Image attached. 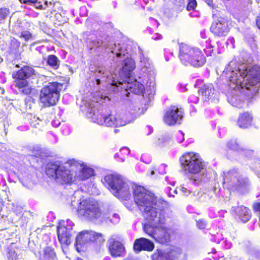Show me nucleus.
Segmentation results:
<instances>
[{
  "label": "nucleus",
  "mask_w": 260,
  "mask_h": 260,
  "mask_svg": "<svg viewBox=\"0 0 260 260\" xmlns=\"http://www.w3.org/2000/svg\"><path fill=\"white\" fill-rule=\"evenodd\" d=\"M223 74L230 82L231 89L228 95L229 103L234 107H244L243 98L250 99L258 92L260 87V68L245 63L239 64L237 59L230 62Z\"/></svg>",
  "instance_id": "obj_1"
},
{
  "label": "nucleus",
  "mask_w": 260,
  "mask_h": 260,
  "mask_svg": "<svg viewBox=\"0 0 260 260\" xmlns=\"http://www.w3.org/2000/svg\"><path fill=\"white\" fill-rule=\"evenodd\" d=\"M125 47L124 44H114V47L110 48L112 49L111 52L116 55L114 57V60L117 66L113 73H110V74L105 73L103 69L97 70L95 80L97 85L101 83L107 82V85L110 86L111 84L118 82L120 83L123 80L130 78L136 65L134 59L128 57L129 52Z\"/></svg>",
  "instance_id": "obj_2"
},
{
  "label": "nucleus",
  "mask_w": 260,
  "mask_h": 260,
  "mask_svg": "<svg viewBox=\"0 0 260 260\" xmlns=\"http://www.w3.org/2000/svg\"><path fill=\"white\" fill-rule=\"evenodd\" d=\"M182 170L192 183L199 185L205 182L207 171L205 163L199 153L186 152L179 159Z\"/></svg>",
  "instance_id": "obj_3"
},
{
  "label": "nucleus",
  "mask_w": 260,
  "mask_h": 260,
  "mask_svg": "<svg viewBox=\"0 0 260 260\" xmlns=\"http://www.w3.org/2000/svg\"><path fill=\"white\" fill-rule=\"evenodd\" d=\"M72 197L71 205L73 208L77 207L78 216L82 219L96 222L102 220L103 213L98 201L92 198H82L76 200Z\"/></svg>",
  "instance_id": "obj_4"
},
{
  "label": "nucleus",
  "mask_w": 260,
  "mask_h": 260,
  "mask_svg": "<svg viewBox=\"0 0 260 260\" xmlns=\"http://www.w3.org/2000/svg\"><path fill=\"white\" fill-rule=\"evenodd\" d=\"M92 103L89 104L88 116L93 122L108 127H120L125 126L134 120L133 115L125 113L102 114L100 111L92 107Z\"/></svg>",
  "instance_id": "obj_5"
},
{
  "label": "nucleus",
  "mask_w": 260,
  "mask_h": 260,
  "mask_svg": "<svg viewBox=\"0 0 260 260\" xmlns=\"http://www.w3.org/2000/svg\"><path fill=\"white\" fill-rule=\"evenodd\" d=\"M167 203L161 201L159 206H154L150 210L143 213V216L147 222L143 225V230L145 233L152 234L154 230L159 227H163V225H169L171 222L170 217L167 215V209L165 207Z\"/></svg>",
  "instance_id": "obj_6"
},
{
  "label": "nucleus",
  "mask_w": 260,
  "mask_h": 260,
  "mask_svg": "<svg viewBox=\"0 0 260 260\" xmlns=\"http://www.w3.org/2000/svg\"><path fill=\"white\" fill-rule=\"evenodd\" d=\"M73 160L65 163L55 161L48 164L46 168L47 175L57 183L67 184L76 181Z\"/></svg>",
  "instance_id": "obj_7"
},
{
  "label": "nucleus",
  "mask_w": 260,
  "mask_h": 260,
  "mask_svg": "<svg viewBox=\"0 0 260 260\" xmlns=\"http://www.w3.org/2000/svg\"><path fill=\"white\" fill-rule=\"evenodd\" d=\"M102 182L117 198L126 200L131 197L129 185L127 180L118 174L105 176Z\"/></svg>",
  "instance_id": "obj_8"
},
{
  "label": "nucleus",
  "mask_w": 260,
  "mask_h": 260,
  "mask_svg": "<svg viewBox=\"0 0 260 260\" xmlns=\"http://www.w3.org/2000/svg\"><path fill=\"white\" fill-rule=\"evenodd\" d=\"M179 58L182 64L191 66L194 67L203 66L206 59L202 50L185 43H181L179 46Z\"/></svg>",
  "instance_id": "obj_9"
},
{
  "label": "nucleus",
  "mask_w": 260,
  "mask_h": 260,
  "mask_svg": "<svg viewBox=\"0 0 260 260\" xmlns=\"http://www.w3.org/2000/svg\"><path fill=\"white\" fill-rule=\"evenodd\" d=\"M223 186L231 192H236L240 194L247 193L250 189L248 180L240 175L235 169L226 173L224 172Z\"/></svg>",
  "instance_id": "obj_10"
},
{
  "label": "nucleus",
  "mask_w": 260,
  "mask_h": 260,
  "mask_svg": "<svg viewBox=\"0 0 260 260\" xmlns=\"http://www.w3.org/2000/svg\"><path fill=\"white\" fill-rule=\"evenodd\" d=\"M133 196L136 204L143 214L154 206H159L161 204V201L157 200L152 193L142 186H134Z\"/></svg>",
  "instance_id": "obj_11"
},
{
  "label": "nucleus",
  "mask_w": 260,
  "mask_h": 260,
  "mask_svg": "<svg viewBox=\"0 0 260 260\" xmlns=\"http://www.w3.org/2000/svg\"><path fill=\"white\" fill-rule=\"evenodd\" d=\"M33 75H36L34 69L29 66H25L13 73L12 77L14 79L15 87H17L20 92L28 95L32 88L28 84L27 79L31 77Z\"/></svg>",
  "instance_id": "obj_12"
},
{
  "label": "nucleus",
  "mask_w": 260,
  "mask_h": 260,
  "mask_svg": "<svg viewBox=\"0 0 260 260\" xmlns=\"http://www.w3.org/2000/svg\"><path fill=\"white\" fill-rule=\"evenodd\" d=\"M104 241L103 235L93 231L84 230L79 232L76 236L75 246L80 252L92 243L100 245Z\"/></svg>",
  "instance_id": "obj_13"
},
{
  "label": "nucleus",
  "mask_w": 260,
  "mask_h": 260,
  "mask_svg": "<svg viewBox=\"0 0 260 260\" xmlns=\"http://www.w3.org/2000/svg\"><path fill=\"white\" fill-rule=\"evenodd\" d=\"M62 85L57 82H49L42 88L40 100L46 106L55 105L59 100Z\"/></svg>",
  "instance_id": "obj_14"
},
{
  "label": "nucleus",
  "mask_w": 260,
  "mask_h": 260,
  "mask_svg": "<svg viewBox=\"0 0 260 260\" xmlns=\"http://www.w3.org/2000/svg\"><path fill=\"white\" fill-rule=\"evenodd\" d=\"M138 53L139 54L140 72L144 78L147 80L145 83L146 86L154 88L155 85V71L151 60L143 53L142 49L138 46Z\"/></svg>",
  "instance_id": "obj_15"
},
{
  "label": "nucleus",
  "mask_w": 260,
  "mask_h": 260,
  "mask_svg": "<svg viewBox=\"0 0 260 260\" xmlns=\"http://www.w3.org/2000/svg\"><path fill=\"white\" fill-rule=\"evenodd\" d=\"M130 78L125 79V80L121 81L120 83L118 82L115 84H111L109 86L110 90L113 92H117L119 91L120 90L124 89V92L129 91L136 94H143L145 90L144 85L136 80L130 82Z\"/></svg>",
  "instance_id": "obj_16"
},
{
  "label": "nucleus",
  "mask_w": 260,
  "mask_h": 260,
  "mask_svg": "<svg viewBox=\"0 0 260 260\" xmlns=\"http://www.w3.org/2000/svg\"><path fill=\"white\" fill-rule=\"evenodd\" d=\"M74 223L70 219L62 220L57 226V235L59 241L61 244L69 245L71 243L72 237L75 232L73 227Z\"/></svg>",
  "instance_id": "obj_17"
},
{
  "label": "nucleus",
  "mask_w": 260,
  "mask_h": 260,
  "mask_svg": "<svg viewBox=\"0 0 260 260\" xmlns=\"http://www.w3.org/2000/svg\"><path fill=\"white\" fill-rule=\"evenodd\" d=\"M181 249L178 247H173L167 251L157 250V252L152 255L154 260H179L184 257Z\"/></svg>",
  "instance_id": "obj_18"
},
{
  "label": "nucleus",
  "mask_w": 260,
  "mask_h": 260,
  "mask_svg": "<svg viewBox=\"0 0 260 260\" xmlns=\"http://www.w3.org/2000/svg\"><path fill=\"white\" fill-rule=\"evenodd\" d=\"M73 167L75 171L76 181L85 180L94 175V170L84 163L73 160Z\"/></svg>",
  "instance_id": "obj_19"
},
{
  "label": "nucleus",
  "mask_w": 260,
  "mask_h": 260,
  "mask_svg": "<svg viewBox=\"0 0 260 260\" xmlns=\"http://www.w3.org/2000/svg\"><path fill=\"white\" fill-rule=\"evenodd\" d=\"M183 118V111L181 108L176 106H171L166 112L164 116V122L169 125L180 123Z\"/></svg>",
  "instance_id": "obj_20"
},
{
  "label": "nucleus",
  "mask_w": 260,
  "mask_h": 260,
  "mask_svg": "<svg viewBox=\"0 0 260 260\" xmlns=\"http://www.w3.org/2000/svg\"><path fill=\"white\" fill-rule=\"evenodd\" d=\"M162 226L154 230L152 234H146L160 243H168L170 239L171 230L169 227V225H163Z\"/></svg>",
  "instance_id": "obj_21"
},
{
  "label": "nucleus",
  "mask_w": 260,
  "mask_h": 260,
  "mask_svg": "<svg viewBox=\"0 0 260 260\" xmlns=\"http://www.w3.org/2000/svg\"><path fill=\"white\" fill-rule=\"evenodd\" d=\"M229 29L228 21L223 18H220L213 22L211 26L212 32L218 36L226 35Z\"/></svg>",
  "instance_id": "obj_22"
},
{
  "label": "nucleus",
  "mask_w": 260,
  "mask_h": 260,
  "mask_svg": "<svg viewBox=\"0 0 260 260\" xmlns=\"http://www.w3.org/2000/svg\"><path fill=\"white\" fill-rule=\"evenodd\" d=\"M108 243L109 251L113 257H119L122 255L125 248L121 242L116 240L112 237L108 240Z\"/></svg>",
  "instance_id": "obj_23"
},
{
  "label": "nucleus",
  "mask_w": 260,
  "mask_h": 260,
  "mask_svg": "<svg viewBox=\"0 0 260 260\" xmlns=\"http://www.w3.org/2000/svg\"><path fill=\"white\" fill-rule=\"evenodd\" d=\"M154 248L153 243L145 238H141L136 240L134 244V249L137 252L142 250L151 251Z\"/></svg>",
  "instance_id": "obj_24"
},
{
  "label": "nucleus",
  "mask_w": 260,
  "mask_h": 260,
  "mask_svg": "<svg viewBox=\"0 0 260 260\" xmlns=\"http://www.w3.org/2000/svg\"><path fill=\"white\" fill-rule=\"evenodd\" d=\"M233 211L243 222H246L250 219L251 214L249 210L243 206L233 208Z\"/></svg>",
  "instance_id": "obj_25"
},
{
  "label": "nucleus",
  "mask_w": 260,
  "mask_h": 260,
  "mask_svg": "<svg viewBox=\"0 0 260 260\" xmlns=\"http://www.w3.org/2000/svg\"><path fill=\"white\" fill-rule=\"evenodd\" d=\"M214 88L212 84H205L199 89V93L203 97V100H209L214 94Z\"/></svg>",
  "instance_id": "obj_26"
},
{
  "label": "nucleus",
  "mask_w": 260,
  "mask_h": 260,
  "mask_svg": "<svg viewBox=\"0 0 260 260\" xmlns=\"http://www.w3.org/2000/svg\"><path fill=\"white\" fill-rule=\"evenodd\" d=\"M9 260H23L22 250L11 246L7 255Z\"/></svg>",
  "instance_id": "obj_27"
},
{
  "label": "nucleus",
  "mask_w": 260,
  "mask_h": 260,
  "mask_svg": "<svg viewBox=\"0 0 260 260\" xmlns=\"http://www.w3.org/2000/svg\"><path fill=\"white\" fill-rule=\"evenodd\" d=\"M252 116L248 113L241 114L238 120V124L241 128H246L249 126L252 122Z\"/></svg>",
  "instance_id": "obj_28"
},
{
  "label": "nucleus",
  "mask_w": 260,
  "mask_h": 260,
  "mask_svg": "<svg viewBox=\"0 0 260 260\" xmlns=\"http://www.w3.org/2000/svg\"><path fill=\"white\" fill-rule=\"evenodd\" d=\"M21 3L33 6L36 9H44L47 6V2L45 0H19Z\"/></svg>",
  "instance_id": "obj_29"
},
{
  "label": "nucleus",
  "mask_w": 260,
  "mask_h": 260,
  "mask_svg": "<svg viewBox=\"0 0 260 260\" xmlns=\"http://www.w3.org/2000/svg\"><path fill=\"white\" fill-rule=\"evenodd\" d=\"M88 45L90 50H92L95 48L98 49V51L101 52L106 48H109L110 49V48L113 46L114 47V45L109 47L108 46H107L105 43L101 40H95L91 41ZM111 50H112L111 49Z\"/></svg>",
  "instance_id": "obj_30"
},
{
  "label": "nucleus",
  "mask_w": 260,
  "mask_h": 260,
  "mask_svg": "<svg viewBox=\"0 0 260 260\" xmlns=\"http://www.w3.org/2000/svg\"><path fill=\"white\" fill-rule=\"evenodd\" d=\"M173 142L170 134H165L158 138L155 142L156 145L160 147L171 146Z\"/></svg>",
  "instance_id": "obj_31"
},
{
  "label": "nucleus",
  "mask_w": 260,
  "mask_h": 260,
  "mask_svg": "<svg viewBox=\"0 0 260 260\" xmlns=\"http://www.w3.org/2000/svg\"><path fill=\"white\" fill-rule=\"evenodd\" d=\"M43 254L42 258L46 260H54L56 258V254L54 249L50 246H47L43 249Z\"/></svg>",
  "instance_id": "obj_32"
},
{
  "label": "nucleus",
  "mask_w": 260,
  "mask_h": 260,
  "mask_svg": "<svg viewBox=\"0 0 260 260\" xmlns=\"http://www.w3.org/2000/svg\"><path fill=\"white\" fill-rule=\"evenodd\" d=\"M47 63L54 69H57L59 67L60 61L54 55H49L47 57Z\"/></svg>",
  "instance_id": "obj_33"
},
{
  "label": "nucleus",
  "mask_w": 260,
  "mask_h": 260,
  "mask_svg": "<svg viewBox=\"0 0 260 260\" xmlns=\"http://www.w3.org/2000/svg\"><path fill=\"white\" fill-rule=\"evenodd\" d=\"M227 147L231 150L239 152L243 150L241 148L237 140H231L228 142L226 144Z\"/></svg>",
  "instance_id": "obj_34"
},
{
  "label": "nucleus",
  "mask_w": 260,
  "mask_h": 260,
  "mask_svg": "<svg viewBox=\"0 0 260 260\" xmlns=\"http://www.w3.org/2000/svg\"><path fill=\"white\" fill-rule=\"evenodd\" d=\"M10 14L9 9L8 8H0V23L2 22Z\"/></svg>",
  "instance_id": "obj_35"
},
{
  "label": "nucleus",
  "mask_w": 260,
  "mask_h": 260,
  "mask_svg": "<svg viewBox=\"0 0 260 260\" xmlns=\"http://www.w3.org/2000/svg\"><path fill=\"white\" fill-rule=\"evenodd\" d=\"M20 45V42L16 39L12 38L11 40L10 49L12 51H16Z\"/></svg>",
  "instance_id": "obj_36"
},
{
  "label": "nucleus",
  "mask_w": 260,
  "mask_h": 260,
  "mask_svg": "<svg viewBox=\"0 0 260 260\" xmlns=\"http://www.w3.org/2000/svg\"><path fill=\"white\" fill-rule=\"evenodd\" d=\"M186 9L187 11L194 10L197 6L196 0H187Z\"/></svg>",
  "instance_id": "obj_37"
},
{
  "label": "nucleus",
  "mask_w": 260,
  "mask_h": 260,
  "mask_svg": "<svg viewBox=\"0 0 260 260\" xmlns=\"http://www.w3.org/2000/svg\"><path fill=\"white\" fill-rule=\"evenodd\" d=\"M20 38H23L25 41H27L32 38L31 34L28 31H22L20 35Z\"/></svg>",
  "instance_id": "obj_38"
},
{
  "label": "nucleus",
  "mask_w": 260,
  "mask_h": 260,
  "mask_svg": "<svg viewBox=\"0 0 260 260\" xmlns=\"http://www.w3.org/2000/svg\"><path fill=\"white\" fill-rule=\"evenodd\" d=\"M184 134L181 131H178L176 132L175 134V138L177 142L179 143H182L184 140Z\"/></svg>",
  "instance_id": "obj_39"
},
{
  "label": "nucleus",
  "mask_w": 260,
  "mask_h": 260,
  "mask_svg": "<svg viewBox=\"0 0 260 260\" xmlns=\"http://www.w3.org/2000/svg\"><path fill=\"white\" fill-rule=\"evenodd\" d=\"M206 221L204 219H200L197 221V225L200 229H204L206 226Z\"/></svg>",
  "instance_id": "obj_40"
},
{
  "label": "nucleus",
  "mask_w": 260,
  "mask_h": 260,
  "mask_svg": "<svg viewBox=\"0 0 260 260\" xmlns=\"http://www.w3.org/2000/svg\"><path fill=\"white\" fill-rule=\"evenodd\" d=\"M120 220V217L118 214H113L112 215V217L110 219V221L111 222L116 224L119 222Z\"/></svg>",
  "instance_id": "obj_41"
},
{
  "label": "nucleus",
  "mask_w": 260,
  "mask_h": 260,
  "mask_svg": "<svg viewBox=\"0 0 260 260\" xmlns=\"http://www.w3.org/2000/svg\"><path fill=\"white\" fill-rule=\"evenodd\" d=\"M205 53L207 55L209 56L211 55L213 49H212V47L210 46L208 47H207L206 48L204 49Z\"/></svg>",
  "instance_id": "obj_42"
},
{
  "label": "nucleus",
  "mask_w": 260,
  "mask_h": 260,
  "mask_svg": "<svg viewBox=\"0 0 260 260\" xmlns=\"http://www.w3.org/2000/svg\"><path fill=\"white\" fill-rule=\"evenodd\" d=\"M188 100L190 102L197 103L199 102V99L198 97L194 95H191L189 96Z\"/></svg>",
  "instance_id": "obj_43"
},
{
  "label": "nucleus",
  "mask_w": 260,
  "mask_h": 260,
  "mask_svg": "<svg viewBox=\"0 0 260 260\" xmlns=\"http://www.w3.org/2000/svg\"><path fill=\"white\" fill-rule=\"evenodd\" d=\"M129 150L128 148L127 147H123V148H122L120 150V154H122V155H128L129 153Z\"/></svg>",
  "instance_id": "obj_44"
},
{
  "label": "nucleus",
  "mask_w": 260,
  "mask_h": 260,
  "mask_svg": "<svg viewBox=\"0 0 260 260\" xmlns=\"http://www.w3.org/2000/svg\"><path fill=\"white\" fill-rule=\"evenodd\" d=\"M38 78H39V79H38L39 81H42V82H43V83L46 82V81L48 80V78H49L48 77L43 75H39Z\"/></svg>",
  "instance_id": "obj_45"
},
{
  "label": "nucleus",
  "mask_w": 260,
  "mask_h": 260,
  "mask_svg": "<svg viewBox=\"0 0 260 260\" xmlns=\"http://www.w3.org/2000/svg\"><path fill=\"white\" fill-rule=\"evenodd\" d=\"M180 190L184 193V195L188 196L190 193V191L185 187L181 186L180 188Z\"/></svg>",
  "instance_id": "obj_46"
},
{
  "label": "nucleus",
  "mask_w": 260,
  "mask_h": 260,
  "mask_svg": "<svg viewBox=\"0 0 260 260\" xmlns=\"http://www.w3.org/2000/svg\"><path fill=\"white\" fill-rule=\"evenodd\" d=\"M253 209L255 212L260 211V202L256 203L253 205Z\"/></svg>",
  "instance_id": "obj_47"
},
{
  "label": "nucleus",
  "mask_w": 260,
  "mask_h": 260,
  "mask_svg": "<svg viewBox=\"0 0 260 260\" xmlns=\"http://www.w3.org/2000/svg\"><path fill=\"white\" fill-rule=\"evenodd\" d=\"M173 189L171 187H167V192H168V195L169 197H174V195L173 193Z\"/></svg>",
  "instance_id": "obj_48"
},
{
  "label": "nucleus",
  "mask_w": 260,
  "mask_h": 260,
  "mask_svg": "<svg viewBox=\"0 0 260 260\" xmlns=\"http://www.w3.org/2000/svg\"><path fill=\"white\" fill-rule=\"evenodd\" d=\"M170 179H171V178H169V177H168V176H167V177H166V180L167 181L169 182V184H171V185H172L173 186H175V183H176L175 181H174V180H171Z\"/></svg>",
  "instance_id": "obj_49"
},
{
  "label": "nucleus",
  "mask_w": 260,
  "mask_h": 260,
  "mask_svg": "<svg viewBox=\"0 0 260 260\" xmlns=\"http://www.w3.org/2000/svg\"><path fill=\"white\" fill-rule=\"evenodd\" d=\"M162 38V36L160 34H155L154 35H153L152 37V38L154 40H159Z\"/></svg>",
  "instance_id": "obj_50"
},
{
  "label": "nucleus",
  "mask_w": 260,
  "mask_h": 260,
  "mask_svg": "<svg viewBox=\"0 0 260 260\" xmlns=\"http://www.w3.org/2000/svg\"><path fill=\"white\" fill-rule=\"evenodd\" d=\"M146 128L148 129V133H147V135H150L152 132H153V128L149 126V125H147L146 127Z\"/></svg>",
  "instance_id": "obj_51"
},
{
  "label": "nucleus",
  "mask_w": 260,
  "mask_h": 260,
  "mask_svg": "<svg viewBox=\"0 0 260 260\" xmlns=\"http://www.w3.org/2000/svg\"><path fill=\"white\" fill-rule=\"evenodd\" d=\"M256 24L257 27L260 29V16H258L256 17Z\"/></svg>",
  "instance_id": "obj_52"
},
{
  "label": "nucleus",
  "mask_w": 260,
  "mask_h": 260,
  "mask_svg": "<svg viewBox=\"0 0 260 260\" xmlns=\"http://www.w3.org/2000/svg\"><path fill=\"white\" fill-rule=\"evenodd\" d=\"M22 184H23V186H25L26 187H27V188H28L29 189L31 188V187H32V185L31 184H29L28 185L27 184H26L24 182V180L22 181Z\"/></svg>",
  "instance_id": "obj_53"
},
{
  "label": "nucleus",
  "mask_w": 260,
  "mask_h": 260,
  "mask_svg": "<svg viewBox=\"0 0 260 260\" xmlns=\"http://www.w3.org/2000/svg\"><path fill=\"white\" fill-rule=\"evenodd\" d=\"M120 153H116L114 155V158H117V157H119L120 156Z\"/></svg>",
  "instance_id": "obj_54"
},
{
  "label": "nucleus",
  "mask_w": 260,
  "mask_h": 260,
  "mask_svg": "<svg viewBox=\"0 0 260 260\" xmlns=\"http://www.w3.org/2000/svg\"><path fill=\"white\" fill-rule=\"evenodd\" d=\"M173 193L174 194H176L177 193V190L175 188L173 189Z\"/></svg>",
  "instance_id": "obj_55"
},
{
  "label": "nucleus",
  "mask_w": 260,
  "mask_h": 260,
  "mask_svg": "<svg viewBox=\"0 0 260 260\" xmlns=\"http://www.w3.org/2000/svg\"><path fill=\"white\" fill-rule=\"evenodd\" d=\"M30 101V98H28V99H26L25 101L26 104H27L28 103V101Z\"/></svg>",
  "instance_id": "obj_56"
},
{
  "label": "nucleus",
  "mask_w": 260,
  "mask_h": 260,
  "mask_svg": "<svg viewBox=\"0 0 260 260\" xmlns=\"http://www.w3.org/2000/svg\"><path fill=\"white\" fill-rule=\"evenodd\" d=\"M154 173H154V171H152L151 172V175H154Z\"/></svg>",
  "instance_id": "obj_57"
},
{
  "label": "nucleus",
  "mask_w": 260,
  "mask_h": 260,
  "mask_svg": "<svg viewBox=\"0 0 260 260\" xmlns=\"http://www.w3.org/2000/svg\"><path fill=\"white\" fill-rule=\"evenodd\" d=\"M231 245H232V244L230 243V244L227 246L228 248H230V247H231Z\"/></svg>",
  "instance_id": "obj_58"
},
{
  "label": "nucleus",
  "mask_w": 260,
  "mask_h": 260,
  "mask_svg": "<svg viewBox=\"0 0 260 260\" xmlns=\"http://www.w3.org/2000/svg\"><path fill=\"white\" fill-rule=\"evenodd\" d=\"M76 260H83V259L80 257H77Z\"/></svg>",
  "instance_id": "obj_59"
},
{
  "label": "nucleus",
  "mask_w": 260,
  "mask_h": 260,
  "mask_svg": "<svg viewBox=\"0 0 260 260\" xmlns=\"http://www.w3.org/2000/svg\"><path fill=\"white\" fill-rule=\"evenodd\" d=\"M211 1H212V0H207V3H208V5H209V4H210V2H211Z\"/></svg>",
  "instance_id": "obj_60"
},
{
  "label": "nucleus",
  "mask_w": 260,
  "mask_h": 260,
  "mask_svg": "<svg viewBox=\"0 0 260 260\" xmlns=\"http://www.w3.org/2000/svg\"><path fill=\"white\" fill-rule=\"evenodd\" d=\"M4 92H5V90L4 89H3L2 90V93L4 94Z\"/></svg>",
  "instance_id": "obj_61"
},
{
  "label": "nucleus",
  "mask_w": 260,
  "mask_h": 260,
  "mask_svg": "<svg viewBox=\"0 0 260 260\" xmlns=\"http://www.w3.org/2000/svg\"><path fill=\"white\" fill-rule=\"evenodd\" d=\"M121 161H124V158H121Z\"/></svg>",
  "instance_id": "obj_62"
},
{
  "label": "nucleus",
  "mask_w": 260,
  "mask_h": 260,
  "mask_svg": "<svg viewBox=\"0 0 260 260\" xmlns=\"http://www.w3.org/2000/svg\"><path fill=\"white\" fill-rule=\"evenodd\" d=\"M117 131H118V129H115V130H114L115 133H117Z\"/></svg>",
  "instance_id": "obj_63"
},
{
  "label": "nucleus",
  "mask_w": 260,
  "mask_h": 260,
  "mask_svg": "<svg viewBox=\"0 0 260 260\" xmlns=\"http://www.w3.org/2000/svg\"><path fill=\"white\" fill-rule=\"evenodd\" d=\"M28 106H29V109H30V108H31V105H30V104H29Z\"/></svg>",
  "instance_id": "obj_64"
}]
</instances>
